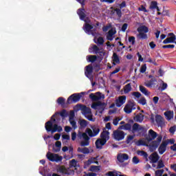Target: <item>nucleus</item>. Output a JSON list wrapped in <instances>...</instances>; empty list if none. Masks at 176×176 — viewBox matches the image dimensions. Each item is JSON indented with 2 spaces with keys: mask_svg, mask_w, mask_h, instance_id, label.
<instances>
[{
  "mask_svg": "<svg viewBox=\"0 0 176 176\" xmlns=\"http://www.w3.org/2000/svg\"><path fill=\"white\" fill-rule=\"evenodd\" d=\"M138 146H146V142H145V140L140 139L138 141V142L136 143Z\"/></svg>",
  "mask_w": 176,
  "mask_h": 176,
  "instance_id": "obj_41",
  "label": "nucleus"
},
{
  "mask_svg": "<svg viewBox=\"0 0 176 176\" xmlns=\"http://www.w3.org/2000/svg\"><path fill=\"white\" fill-rule=\"evenodd\" d=\"M164 173V169L157 170L155 172V176H162Z\"/></svg>",
  "mask_w": 176,
  "mask_h": 176,
  "instance_id": "obj_46",
  "label": "nucleus"
},
{
  "mask_svg": "<svg viewBox=\"0 0 176 176\" xmlns=\"http://www.w3.org/2000/svg\"><path fill=\"white\" fill-rule=\"evenodd\" d=\"M87 60L89 63H94V62L97 61V56H96V55H89V56H87Z\"/></svg>",
  "mask_w": 176,
  "mask_h": 176,
  "instance_id": "obj_35",
  "label": "nucleus"
},
{
  "mask_svg": "<svg viewBox=\"0 0 176 176\" xmlns=\"http://www.w3.org/2000/svg\"><path fill=\"white\" fill-rule=\"evenodd\" d=\"M53 122L51 120L47 122L45 124V130L49 133L50 131H52V129H53Z\"/></svg>",
  "mask_w": 176,
  "mask_h": 176,
  "instance_id": "obj_31",
  "label": "nucleus"
},
{
  "mask_svg": "<svg viewBox=\"0 0 176 176\" xmlns=\"http://www.w3.org/2000/svg\"><path fill=\"white\" fill-rule=\"evenodd\" d=\"M136 107H135V103L131 102L128 104H126L124 108V111L125 113H131L133 111H135Z\"/></svg>",
  "mask_w": 176,
  "mask_h": 176,
  "instance_id": "obj_9",
  "label": "nucleus"
},
{
  "mask_svg": "<svg viewBox=\"0 0 176 176\" xmlns=\"http://www.w3.org/2000/svg\"><path fill=\"white\" fill-rule=\"evenodd\" d=\"M129 42L132 45H135V37L134 36H129Z\"/></svg>",
  "mask_w": 176,
  "mask_h": 176,
  "instance_id": "obj_52",
  "label": "nucleus"
},
{
  "mask_svg": "<svg viewBox=\"0 0 176 176\" xmlns=\"http://www.w3.org/2000/svg\"><path fill=\"white\" fill-rule=\"evenodd\" d=\"M83 96H85V92L73 94L67 98V104H76V102L80 101Z\"/></svg>",
  "mask_w": 176,
  "mask_h": 176,
  "instance_id": "obj_1",
  "label": "nucleus"
},
{
  "mask_svg": "<svg viewBox=\"0 0 176 176\" xmlns=\"http://www.w3.org/2000/svg\"><path fill=\"white\" fill-rule=\"evenodd\" d=\"M85 9L80 8L78 10L77 13L82 21H85V19H86V14L83 12Z\"/></svg>",
  "mask_w": 176,
  "mask_h": 176,
  "instance_id": "obj_27",
  "label": "nucleus"
},
{
  "mask_svg": "<svg viewBox=\"0 0 176 176\" xmlns=\"http://www.w3.org/2000/svg\"><path fill=\"white\" fill-rule=\"evenodd\" d=\"M164 115L166 118V120H171L174 118V111H167L164 113Z\"/></svg>",
  "mask_w": 176,
  "mask_h": 176,
  "instance_id": "obj_24",
  "label": "nucleus"
},
{
  "mask_svg": "<svg viewBox=\"0 0 176 176\" xmlns=\"http://www.w3.org/2000/svg\"><path fill=\"white\" fill-rule=\"evenodd\" d=\"M61 149V142L60 141H56L55 143V146H53L52 151L55 153H57V152H60Z\"/></svg>",
  "mask_w": 176,
  "mask_h": 176,
  "instance_id": "obj_22",
  "label": "nucleus"
},
{
  "mask_svg": "<svg viewBox=\"0 0 176 176\" xmlns=\"http://www.w3.org/2000/svg\"><path fill=\"white\" fill-rule=\"evenodd\" d=\"M112 58L114 63H116V64H120V59L119 58V56H118V54H116V52H114L113 54Z\"/></svg>",
  "mask_w": 176,
  "mask_h": 176,
  "instance_id": "obj_37",
  "label": "nucleus"
},
{
  "mask_svg": "<svg viewBox=\"0 0 176 176\" xmlns=\"http://www.w3.org/2000/svg\"><path fill=\"white\" fill-rule=\"evenodd\" d=\"M139 11L140 12H144V13H148V10L144 6H141L140 8H139Z\"/></svg>",
  "mask_w": 176,
  "mask_h": 176,
  "instance_id": "obj_60",
  "label": "nucleus"
},
{
  "mask_svg": "<svg viewBox=\"0 0 176 176\" xmlns=\"http://www.w3.org/2000/svg\"><path fill=\"white\" fill-rule=\"evenodd\" d=\"M140 72L141 74H144L146 72V64L142 65Z\"/></svg>",
  "mask_w": 176,
  "mask_h": 176,
  "instance_id": "obj_50",
  "label": "nucleus"
},
{
  "mask_svg": "<svg viewBox=\"0 0 176 176\" xmlns=\"http://www.w3.org/2000/svg\"><path fill=\"white\" fill-rule=\"evenodd\" d=\"M57 102L59 105H64V104H65V99L63 97H60L58 98Z\"/></svg>",
  "mask_w": 176,
  "mask_h": 176,
  "instance_id": "obj_43",
  "label": "nucleus"
},
{
  "mask_svg": "<svg viewBox=\"0 0 176 176\" xmlns=\"http://www.w3.org/2000/svg\"><path fill=\"white\" fill-rule=\"evenodd\" d=\"M98 54H99L100 57H104V56H105V51L100 49L98 50Z\"/></svg>",
  "mask_w": 176,
  "mask_h": 176,
  "instance_id": "obj_59",
  "label": "nucleus"
},
{
  "mask_svg": "<svg viewBox=\"0 0 176 176\" xmlns=\"http://www.w3.org/2000/svg\"><path fill=\"white\" fill-rule=\"evenodd\" d=\"M124 91L125 94H127V93H130L131 91V83H129L124 86Z\"/></svg>",
  "mask_w": 176,
  "mask_h": 176,
  "instance_id": "obj_39",
  "label": "nucleus"
},
{
  "mask_svg": "<svg viewBox=\"0 0 176 176\" xmlns=\"http://www.w3.org/2000/svg\"><path fill=\"white\" fill-rule=\"evenodd\" d=\"M138 155H140V156H143V157L146 159V162H148V153L144 151H138Z\"/></svg>",
  "mask_w": 176,
  "mask_h": 176,
  "instance_id": "obj_38",
  "label": "nucleus"
},
{
  "mask_svg": "<svg viewBox=\"0 0 176 176\" xmlns=\"http://www.w3.org/2000/svg\"><path fill=\"white\" fill-rule=\"evenodd\" d=\"M101 105H102V102L99 101L96 103H93L91 104V108H93V109H97V107H101Z\"/></svg>",
  "mask_w": 176,
  "mask_h": 176,
  "instance_id": "obj_44",
  "label": "nucleus"
},
{
  "mask_svg": "<svg viewBox=\"0 0 176 176\" xmlns=\"http://www.w3.org/2000/svg\"><path fill=\"white\" fill-rule=\"evenodd\" d=\"M69 122L70 124L72 126L74 130L78 128V126H76V122L75 120H69Z\"/></svg>",
  "mask_w": 176,
  "mask_h": 176,
  "instance_id": "obj_53",
  "label": "nucleus"
},
{
  "mask_svg": "<svg viewBox=\"0 0 176 176\" xmlns=\"http://www.w3.org/2000/svg\"><path fill=\"white\" fill-rule=\"evenodd\" d=\"M155 122L158 126L163 127L164 126V119L163 117L159 114L155 116Z\"/></svg>",
  "mask_w": 176,
  "mask_h": 176,
  "instance_id": "obj_16",
  "label": "nucleus"
},
{
  "mask_svg": "<svg viewBox=\"0 0 176 176\" xmlns=\"http://www.w3.org/2000/svg\"><path fill=\"white\" fill-rule=\"evenodd\" d=\"M167 87H168L167 83L163 82L162 86L160 89L161 91H164V90H166V89H167Z\"/></svg>",
  "mask_w": 176,
  "mask_h": 176,
  "instance_id": "obj_61",
  "label": "nucleus"
},
{
  "mask_svg": "<svg viewBox=\"0 0 176 176\" xmlns=\"http://www.w3.org/2000/svg\"><path fill=\"white\" fill-rule=\"evenodd\" d=\"M140 91H141V93H142L143 94H144V96H149V94H151V93H149V91H148V89H146V88H145V87L140 85L139 87Z\"/></svg>",
  "mask_w": 176,
  "mask_h": 176,
  "instance_id": "obj_34",
  "label": "nucleus"
},
{
  "mask_svg": "<svg viewBox=\"0 0 176 176\" xmlns=\"http://www.w3.org/2000/svg\"><path fill=\"white\" fill-rule=\"evenodd\" d=\"M69 165L71 167H78V161L73 159L70 161Z\"/></svg>",
  "mask_w": 176,
  "mask_h": 176,
  "instance_id": "obj_45",
  "label": "nucleus"
},
{
  "mask_svg": "<svg viewBox=\"0 0 176 176\" xmlns=\"http://www.w3.org/2000/svg\"><path fill=\"white\" fill-rule=\"evenodd\" d=\"M78 137L84 140L80 142V146H89L90 145V138L87 135V133L79 132Z\"/></svg>",
  "mask_w": 176,
  "mask_h": 176,
  "instance_id": "obj_4",
  "label": "nucleus"
},
{
  "mask_svg": "<svg viewBox=\"0 0 176 176\" xmlns=\"http://www.w3.org/2000/svg\"><path fill=\"white\" fill-rule=\"evenodd\" d=\"M107 144V142L105 140H102L101 138H99L96 140L95 144L97 149H102V146Z\"/></svg>",
  "mask_w": 176,
  "mask_h": 176,
  "instance_id": "obj_17",
  "label": "nucleus"
},
{
  "mask_svg": "<svg viewBox=\"0 0 176 176\" xmlns=\"http://www.w3.org/2000/svg\"><path fill=\"white\" fill-rule=\"evenodd\" d=\"M111 9L112 10L111 13L113 14H115V12L116 13L118 17L120 19L122 17V10L120 8H113V7H111Z\"/></svg>",
  "mask_w": 176,
  "mask_h": 176,
  "instance_id": "obj_28",
  "label": "nucleus"
},
{
  "mask_svg": "<svg viewBox=\"0 0 176 176\" xmlns=\"http://www.w3.org/2000/svg\"><path fill=\"white\" fill-rule=\"evenodd\" d=\"M157 162V166L156 167L157 170H160V168H164V162H163V160H160Z\"/></svg>",
  "mask_w": 176,
  "mask_h": 176,
  "instance_id": "obj_40",
  "label": "nucleus"
},
{
  "mask_svg": "<svg viewBox=\"0 0 176 176\" xmlns=\"http://www.w3.org/2000/svg\"><path fill=\"white\" fill-rule=\"evenodd\" d=\"M138 32H139L138 35V38L139 39H148V32H149V28L145 25H142L137 29Z\"/></svg>",
  "mask_w": 176,
  "mask_h": 176,
  "instance_id": "obj_2",
  "label": "nucleus"
},
{
  "mask_svg": "<svg viewBox=\"0 0 176 176\" xmlns=\"http://www.w3.org/2000/svg\"><path fill=\"white\" fill-rule=\"evenodd\" d=\"M52 129L51 130L52 134L58 131V133H61L63 131V127L61 126H58L57 124H54L52 126Z\"/></svg>",
  "mask_w": 176,
  "mask_h": 176,
  "instance_id": "obj_23",
  "label": "nucleus"
},
{
  "mask_svg": "<svg viewBox=\"0 0 176 176\" xmlns=\"http://www.w3.org/2000/svg\"><path fill=\"white\" fill-rule=\"evenodd\" d=\"M90 128H87L85 133H87L91 138L98 135L100 133V126L98 125H91Z\"/></svg>",
  "mask_w": 176,
  "mask_h": 176,
  "instance_id": "obj_3",
  "label": "nucleus"
},
{
  "mask_svg": "<svg viewBox=\"0 0 176 176\" xmlns=\"http://www.w3.org/2000/svg\"><path fill=\"white\" fill-rule=\"evenodd\" d=\"M129 155L126 153H120L117 156V160L120 163H124V162H126V160H129Z\"/></svg>",
  "mask_w": 176,
  "mask_h": 176,
  "instance_id": "obj_15",
  "label": "nucleus"
},
{
  "mask_svg": "<svg viewBox=\"0 0 176 176\" xmlns=\"http://www.w3.org/2000/svg\"><path fill=\"white\" fill-rule=\"evenodd\" d=\"M57 172L63 175H71V174L74 173V171L71 170L69 168H65V166H59L57 169Z\"/></svg>",
  "mask_w": 176,
  "mask_h": 176,
  "instance_id": "obj_10",
  "label": "nucleus"
},
{
  "mask_svg": "<svg viewBox=\"0 0 176 176\" xmlns=\"http://www.w3.org/2000/svg\"><path fill=\"white\" fill-rule=\"evenodd\" d=\"M78 124H80V129H86L89 124V122L86 120L82 119L78 121Z\"/></svg>",
  "mask_w": 176,
  "mask_h": 176,
  "instance_id": "obj_29",
  "label": "nucleus"
},
{
  "mask_svg": "<svg viewBox=\"0 0 176 176\" xmlns=\"http://www.w3.org/2000/svg\"><path fill=\"white\" fill-rule=\"evenodd\" d=\"M79 107L81 111H82L83 115H89L91 113V109H90L89 107H87V106L83 105V104H79Z\"/></svg>",
  "mask_w": 176,
  "mask_h": 176,
  "instance_id": "obj_20",
  "label": "nucleus"
},
{
  "mask_svg": "<svg viewBox=\"0 0 176 176\" xmlns=\"http://www.w3.org/2000/svg\"><path fill=\"white\" fill-rule=\"evenodd\" d=\"M138 102L139 104H141V105H146V99L142 97L140 98Z\"/></svg>",
  "mask_w": 176,
  "mask_h": 176,
  "instance_id": "obj_49",
  "label": "nucleus"
},
{
  "mask_svg": "<svg viewBox=\"0 0 176 176\" xmlns=\"http://www.w3.org/2000/svg\"><path fill=\"white\" fill-rule=\"evenodd\" d=\"M98 170V166H91L90 171H97Z\"/></svg>",
  "mask_w": 176,
  "mask_h": 176,
  "instance_id": "obj_64",
  "label": "nucleus"
},
{
  "mask_svg": "<svg viewBox=\"0 0 176 176\" xmlns=\"http://www.w3.org/2000/svg\"><path fill=\"white\" fill-rule=\"evenodd\" d=\"M133 120L138 123H142V122L144 121V115L140 113L133 118Z\"/></svg>",
  "mask_w": 176,
  "mask_h": 176,
  "instance_id": "obj_25",
  "label": "nucleus"
},
{
  "mask_svg": "<svg viewBox=\"0 0 176 176\" xmlns=\"http://www.w3.org/2000/svg\"><path fill=\"white\" fill-rule=\"evenodd\" d=\"M104 38L100 36L98 38V42H97L98 45H104Z\"/></svg>",
  "mask_w": 176,
  "mask_h": 176,
  "instance_id": "obj_57",
  "label": "nucleus"
},
{
  "mask_svg": "<svg viewBox=\"0 0 176 176\" xmlns=\"http://www.w3.org/2000/svg\"><path fill=\"white\" fill-rule=\"evenodd\" d=\"M119 130H128L131 131V124L127 123L124 125H121L118 127Z\"/></svg>",
  "mask_w": 176,
  "mask_h": 176,
  "instance_id": "obj_33",
  "label": "nucleus"
},
{
  "mask_svg": "<svg viewBox=\"0 0 176 176\" xmlns=\"http://www.w3.org/2000/svg\"><path fill=\"white\" fill-rule=\"evenodd\" d=\"M100 139L104 140L106 142L109 140V132L108 131H103L100 134Z\"/></svg>",
  "mask_w": 176,
  "mask_h": 176,
  "instance_id": "obj_26",
  "label": "nucleus"
},
{
  "mask_svg": "<svg viewBox=\"0 0 176 176\" xmlns=\"http://www.w3.org/2000/svg\"><path fill=\"white\" fill-rule=\"evenodd\" d=\"M140 131V133H145V126L140 125L138 123H135L132 126V133Z\"/></svg>",
  "mask_w": 176,
  "mask_h": 176,
  "instance_id": "obj_11",
  "label": "nucleus"
},
{
  "mask_svg": "<svg viewBox=\"0 0 176 176\" xmlns=\"http://www.w3.org/2000/svg\"><path fill=\"white\" fill-rule=\"evenodd\" d=\"M176 40V36H170L166 38L165 40L163 41L164 45H167L168 43H174V41Z\"/></svg>",
  "mask_w": 176,
  "mask_h": 176,
  "instance_id": "obj_30",
  "label": "nucleus"
},
{
  "mask_svg": "<svg viewBox=\"0 0 176 176\" xmlns=\"http://www.w3.org/2000/svg\"><path fill=\"white\" fill-rule=\"evenodd\" d=\"M157 8V1H152L150 5V9L153 10Z\"/></svg>",
  "mask_w": 176,
  "mask_h": 176,
  "instance_id": "obj_47",
  "label": "nucleus"
},
{
  "mask_svg": "<svg viewBox=\"0 0 176 176\" xmlns=\"http://www.w3.org/2000/svg\"><path fill=\"white\" fill-rule=\"evenodd\" d=\"M120 120H122V118H119V117L115 118L113 120V124L114 126H116L117 124H118L119 122H120Z\"/></svg>",
  "mask_w": 176,
  "mask_h": 176,
  "instance_id": "obj_54",
  "label": "nucleus"
},
{
  "mask_svg": "<svg viewBox=\"0 0 176 176\" xmlns=\"http://www.w3.org/2000/svg\"><path fill=\"white\" fill-rule=\"evenodd\" d=\"M47 159L50 160V162H56L58 163V162L63 161V156L59 155L58 154H54L50 152H48L46 155Z\"/></svg>",
  "mask_w": 176,
  "mask_h": 176,
  "instance_id": "obj_6",
  "label": "nucleus"
},
{
  "mask_svg": "<svg viewBox=\"0 0 176 176\" xmlns=\"http://www.w3.org/2000/svg\"><path fill=\"white\" fill-rule=\"evenodd\" d=\"M60 115L62 118H67V116H68V113H67V110L63 109L60 112Z\"/></svg>",
  "mask_w": 176,
  "mask_h": 176,
  "instance_id": "obj_48",
  "label": "nucleus"
},
{
  "mask_svg": "<svg viewBox=\"0 0 176 176\" xmlns=\"http://www.w3.org/2000/svg\"><path fill=\"white\" fill-rule=\"evenodd\" d=\"M169 131H170V133H171V134H174L176 131V126H171L169 129Z\"/></svg>",
  "mask_w": 176,
  "mask_h": 176,
  "instance_id": "obj_63",
  "label": "nucleus"
},
{
  "mask_svg": "<svg viewBox=\"0 0 176 176\" xmlns=\"http://www.w3.org/2000/svg\"><path fill=\"white\" fill-rule=\"evenodd\" d=\"M162 140H163V136L160 135L157 138L156 140H153L149 144V151L150 152H155L157 148H159V145H160V142H162Z\"/></svg>",
  "mask_w": 176,
  "mask_h": 176,
  "instance_id": "obj_5",
  "label": "nucleus"
},
{
  "mask_svg": "<svg viewBox=\"0 0 176 176\" xmlns=\"http://www.w3.org/2000/svg\"><path fill=\"white\" fill-rule=\"evenodd\" d=\"M148 159L151 160L150 163H157L159 162V159H160V157L157 153L154 152L149 155Z\"/></svg>",
  "mask_w": 176,
  "mask_h": 176,
  "instance_id": "obj_14",
  "label": "nucleus"
},
{
  "mask_svg": "<svg viewBox=\"0 0 176 176\" xmlns=\"http://www.w3.org/2000/svg\"><path fill=\"white\" fill-rule=\"evenodd\" d=\"M86 69L85 72V75L87 76V78H90L91 76V74H93V65H88L86 66Z\"/></svg>",
  "mask_w": 176,
  "mask_h": 176,
  "instance_id": "obj_21",
  "label": "nucleus"
},
{
  "mask_svg": "<svg viewBox=\"0 0 176 176\" xmlns=\"http://www.w3.org/2000/svg\"><path fill=\"white\" fill-rule=\"evenodd\" d=\"M175 47V45H166L162 46V49H174Z\"/></svg>",
  "mask_w": 176,
  "mask_h": 176,
  "instance_id": "obj_56",
  "label": "nucleus"
},
{
  "mask_svg": "<svg viewBox=\"0 0 176 176\" xmlns=\"http://www.w3.org/2000/svg\"><path fill=\"white\" fill-rule=\"evenodd\" d=\"M100 49L98 47V46H97L96 45H94L92 46V50L94 54H98V51Z\"/></svg>",
  "mask_w": 176,
  "mask_h": 176,
  "instance_id": "obj_42",
  "label": "nucleus"
},
{
  "mask_svg": "<svg viewBox=\"0 0 176 176\" xmlns=\"http://www.w3.org/2000/svg\"><path fill=\"white\" fill-rule=\"evenodd\" d=\"M126 96H119L118 99L116 100V105L118 108H120L123 104L126 102Z\"/></svg>",
  "mask_w": 176,
  "mask_h": 176,
  "instance_id": "obj_13",
  "label": "nucleus"
},
{
  "mask_svg": "<svg viewBox=\"0 0 176 176\" xmlns=\"http://www.w3.org/2000/svg\"><path fill=\"white\" fill-rule=\"evenodd\" d=\"M85 118L89 120V122H96V118H93V115L85 116Z\"/></svg>",
  "mask_w": 176,
  "mask_h": 176,
  "instance_id": "obj_55",
  "label": "nucleus"
},
{
  "mask_svg": "<svg viewBox=\"0 0 176 176\" xmlns=\"http://www.w3.org/2000/svg\"><path fill=\"white\" fill-rule=\"evenodd\" d=\"M134 140V136L129 135L126 139V144H130Z\"/></svg>",
  "mask_w": 176,
  "mask_h": 176,
  "instance_id": "obj_58",
  "label": "nucleus"
},
{
  "mask_svg": "<svg viewBox=\"0 0 176 176\" xmlns=\"http://www.w3.org/2000/svg\"><path fill=\"white\" fill-rule=\"evenodd\" d=\"M78 152H81V153H84V155H89L90 153V150L87 147L80 148L78 147L77 149Z\"/></svg>",
  "mask_w": 176,
  "mask_h": 176,
  "instance_id": "obj_32",
  "label": "nucleus"
},
{
  "mask_svg": "<svg viewBox=\"0 0 176 176\" xmlns=\"http://www.w3.org/2000/svg\"><path fill=\"white\" fill-rule=\"evenodd\" d=\"M168 145V142L167 141H163L162 144H160L158 152L160 155H163L166 151H167V146Z\"/></svg>",
  "mask_w": 176,
  "mask_h": 176,
  "instance_id": "obj_12",
  "label": "nucleus"
},
{
  "mask_svg": "<svg viewBox=\"0 0 176 176\" xmlns=\"http://www.w3.org/2000/svg\"><path fill=\"white\" fill-rule=\"evenodd\" d=\"M113 138L116 141H122L124 140V133L122 131L116 130L113 133Z\"/></svg>",
  "mask_w": 176,
  "mask_h": 176,
  "instance_id": "obj_8",
  "label": "nucleus"
},
{
  "mask_svg": "<svg viewBox=\"0 0 176 176\" xmlns=\"http://www.w3.org/2000/svg\"><path fill=\"white\" fill-rule=\"evenodd\" d=\"M148 138H146V140L148 142H151V141H153L156 137H157V133L155 132L153 130L150 129L148 131Z\"/></svg>",
  "mask_w": 176,
  "mask_h": 176,
  "instance_id": "obj_18",
  "label": "nucleus"
},
{
  "mask_svg": "<svg viewBox=\"0 0 176 176\" xmlns=\"http://www.w3.org/2000/svg\"><path fill=\"white\" fill-rule=\"evenodd\" d=\"M108 176H118V173L115 171H109L107 174Z\"/></svg>",
  "mask_w": 176,
  "mask_h": 176,
  "instance_id": "obj_62",
  "label": "nucleus"
},
{
  "mask_svg": "<svg viewBox=\"0 0 176 176\" xmlns=\"http://www.w3.org/2000/svg\"><path fill=\"white\" fill-rule=\"evenodd\" d=\"M132 162L134 164H138L140 163V159L137 156H134L132 159Z\"/></svg>",
  "mask_w": 176,
  "mask_h": 176,
  "instance_id": "obj_51",
  "label": "nucleus"
},
{
  "mask_svg": "<svg viewBox=\"0 0 176 176\" xmlns=\"http://www.w3.org/2000/svg\"><path fill=\"white\" fill-rule=\"evenodd\" d=\"M89 98L91 101H100V100L105 98V95L101 94V92H96V94H90Z\"/></svg>",
  "mask_w": 176,
  "mask_h": 176,
  "instance_id": "obj_7",
  "label": "nucleus"
},
{
  "mask_svg": "<svg viewBox=\"0 0 176 176\" xmlns=\"http://www.w3.org/2000/svg\"><path fill=\"white\" fill-rule=\"evenodd\" d=\"M83 28H84L83 30L85 32H86L87 34H89V32H91V35H94V32L91 31V30L94 28V25H91L89 23H85Z\"/></svg>",
  "mask_w": 176,
  "mask_h": 176,
  "instance_id": "obj_19",
  "label": "nucleus"
},
{
  "mask_svg": "<svg viewBox=\"0 0 176 176\" xmlns=\"http://www.w3.org/2000/svg\"><path fill=\"white\" fill-rule=\"evenodd\" d=\"M155 82H156L155 78H151L149 81L147 82H145L144 85L146 87H152L153 85H155Z\"/></svg>",
  "mask_w": 176,
  "mask_h": 176,
  "instance_id": "obj_36",
  "label": "nucleus"
}]
</instances>
